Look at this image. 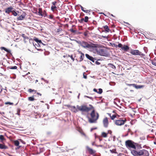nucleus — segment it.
Segmentation results:
<instances>
[{
    "instance_id": "f257e3e1",
    "label": "nucleus",
    "mask_w": 156,
    "mask_h": 156,
    "mask_svg": "<svg viewBox=\"0 0 156 156\" xmlns=\"http://www.w3.org/2000/svg\"><path fill=\"white\" fill-rule=\"evenodd\" d=\"M89 107H88L87 105H85L79 106H76V108L75 106H72L71 107V110L74 113H76L78 111H80L82 113L85 112H88L91 109L93 108V107L92 105H89Z\"/></svg>"
},
{
    "instance_id": "f03ea898",
    "label": "nucleus",
    "mask_w": 156,
    "mask_h": 156,
    "mask_svg": "<svg viewBox=\"0 0 156 156\" xmlns=\"http://www.w3.org/2000/svg\"><path fill=\"white\" fill-rule=\"evenodd\" d=\"M93 110L90 114L91 118H89L88 122L90 123H95L99 117V114L97 112H95L94 108L91 109Z\"/></svg>"
},
{
    "instance_id": "7ed1b4c3",
    "label": "nucleus",
    "mask_w": 156,
    "mask_h": 156,
    "mask_svg": "<svg viewBox=\"0 0 156 156\" xmlns=\"http://www.w3.org/2000/svg\"><path fill=\"white\" fill-rule=\"evenodd\" d=\"M77 43L84 48L94 49L97 47L96 44H89L87 42L84 41H78Z\"/></svg>"
},
{
    "instance_id": "20e7f679",
    "label": "nucleus",
    "mask_w": 156,
    "mask_h": 156,
    "mask_svg": "<svg viewBox=\"0 0 156 156\" xmlns=\"http://www.w3.org/2000/svg\"><path fill=\"white\" fill-rule=\"evenodd\" d=\"M136 143L130 140H127L125 142L126 146L128 149H136Z\"/></svg>"
},
{
    "instance_id": "39448f33",
    "label": "nucleus",
    "mask_w": 156,
    "mask_h": 156,
    "mask_svg": "<svg viewBox=\"0 0 156 156\" xmlns=\"http://www.w3.org/2000/svg\"><path fill=\"white\" fill-rule=\"evenodd\" d=\"M130 52L131 54L134 55H140L142 57L145 56L144 54L141 53V52L138 50L131 49Z\"/></svg>"
},
{
    "instance_id": "423d86ee",
    "label": "nucleus",
    "mask_w": 156,
    "mask_h": 156,
    "mask_svg": "<svg viewBox=\"0 0 156 156\" xmlns=\"http://www.w3.org/2000/svg\"><path fill=\"white\" fill-rule=\"evenodd\" d=\"M126 121V120L124 119H121L118 120H116L115 121V124L118 126H121L124 125Z\"/></svg>"
},
{
    "instance_id": "0eeeda50",
    "label": "nucleus",
    "mask_w": 156,
    "mask_h": 156,
    "mask_svg": "<svg viewBox=\"0 0 156 156\" xmlns=\"http://www.w3.org/2000/svg\"><path fill=\"white\" fill-rule=\"evenodd\" d=\"M118 47L121 48V50L124 51H127L129 49V47L128 46L125 45H123L119 43L118 45Z\"/></svg>"
},
{
    "instance_id": "6e6552de",
    "label": "nucleus",
    "mask_w": 156,
    "mask_h": 156,
    "mask_svg": "<svg viewBox=\"0 0 156 156\" xmlns=\"http://www.w3.org/2000/svg\"><path fill=\"white\" fill-rule=\"evenodd\" d=\"M102 123L103 126L105 128H108L109 124L108 118L107 117H105L102 120Z\"/></svg>"
},
{
    "instance_id": "1a4fd4ad",
    "label": "nucleus",
    "mask_w": 156,
    "mask_h": 156,
    "mask_svg": "<svg viewBox=\"0 0 156 156\" xmlns=\"http://www.w3.org/2000/svg\"><path fill=\"white\" fill-rule=\"evenodd\" d=\"M60 67L62 69H68V65L66 62L63 61L60 63Z\"/></svg>"
},
{
    "instance_id": "9d476101",
    "label": "nucleus",
    "mask_w": 156,
    "mask_h": 156,
    "mask_svg": "<svg viewBox=\"0 0 156 156\" xmlns=\"http://www.w3.org/2000/svg\"><path fill=\"white\" fill-rule=\"evenodd\" d=\"M141 150L136 151L134 150L131 151V152L132 154L134 156H141Z\"/></svg>"
},
{
    "instance_id": "9b49d317",
    "label": "nucleus",
    "mask_w": 156,
    "mask_h": 156,
    "mask_svg": "<svg viewBox=\"0 0 156 156\" xmlns=\"http://www.w3.org/2000/svg\"><path fill=\"white\" fill-rule=\"evenodd\" d=\"M141 156H149V153L147 150L143 149L141 150Z\"/></svg>"
},
{
    "instance_id": "f8f14e48",
    "label": "nucleus",
    "mask_w": 156,
    "mask_h": 156,
    "mask_svg": "<svg viewBox=\"0 0 156 156\" xmlns=\"http://www.w3.org/2000/svg\"><path fill=\"white\" fill-rule=\"evenodd\" d=\"M86 148L88 153L90 154H94L96 152L95 151L93 150L88 146H87Z\"/></svg>"
},
{
    "instance_id": "ddd939ff",
    "label": "nucleus",
    "mask_w": 156,
    "mask_h": 156,
    "mask_svg": "<svg viewBox=\"0 0 156 156\" xmlns=\"http://www.w3.org/2000/svg\"><path fill=\"white\" fill-rule=\"evenodd\" d=\"M13 9V8L11 6L7 8H6L5 10V12L6 13L9 14L10 12H12V9Z\"/></svg>"
},
{
    "instance_id": "4468645a",
    "label": "nucleus",
    "mask_w": 156,
    "mask_h": 156,
    "mask_svg": "<svg viewBox=\"0 0 156 156\" xmlns=\"http://www.w3.org/2000/svg\"><path fill=\"white\" fill-rule=\"evenodd\" d=\"M78 52L80 54V56L79 58V61L80 62L83 61L84 57V54L81 51H78Z\"/></svg>"
},
{
    "instance_id": "2eb2a0df",
    "label": "nucleus",
    "mask_w": 156,
    "mask_h": 156,
    "mask_svg": "<svg viewBox=\"0 0 156 156\" xmlns=\"http://www.w3.org/2000/svg\"><path fill=\"white\" fill-rule=\"evenodd\" d=\"M97 51L98 54L101 55H104V51L103 49L101 48L97 49Z\"/></svg>"
},
{
    "instance_id": "dca6fc26",
    "label": "nucleus",
    "mask_w": 156,
    "mask_h": 156,
    "mask_svg": "<svg viewBox=\"0 0 156 156\" xmlns=\"http://www.w3.org/2000/svg\"><path fill=\"white\" fill-rule=\"evenodd\" d=\"M85 56L87 58L92 61L93 62H94L95 61V59L92 56H90L88 54H86Z\"/></svg>"
},
{
    "instance_id": "f3484780",
    "label": "nucleus",
    "mask_w": 156,
    "mask_h": 156,
    "mask_svg": "<svg viewBox=\"0 0 156 156\" xmlns=\"http://www.w3.org/2000/svg\"><path fill=\"white\" fill-rule=\"evenodd\" d=\"M26 15V14L25 13H23V14L19 16L18 18L17 19L19 20H22L24 19Z\"/></svg>"
},
{
    "instance_id": "a211bd4d",
    "label": "nucleus",
    "mask_w": 156,
    "mask_h": 156,
    "mask_svg": "<svg viewBox=\"0 0 156 156\" xmlns=\"http://www.w3.org/2000/svg\"><path fill=\"white\" fill-rule=\"evenodd\" d=\"M77 130L82 135L84 136L85 137H86V134L83 132L81 128H77Z\"/></svg>"
},
{
    "instance_id": "6ab92c4d",
    "label": "nucleus",
    "mask_w": 156,
    "mask_h": 156,
    "mask_svg": "<svg viewBox=\"0 0 156 156\" xmlns=\"http://www.w3.org/2000/svg\"><path fill=\"white\" fill-rule=\"evenodd\" d=\"M8 148L7 146H6L5 144H0V149H6Z\"/></svg>"
},
{
    "instance_id": "aec40b11",
    "label": "nucleus",
    "mask_w": 156,
    "mask_h": 156,
    "mask_svg": "<svg viewBox=\"0 0 156 156\" xmlns=\"http://www.w3.org/2000/svg\"><path fill=\"white\" fill-rule=\"evenodd\" d=\"M6 87H5V89H4L2 87H1V88L0 89V94H5V93L7 91V90L6 89Z\"/></svg>"
},
{
    "instance_id": "412c9836",
    "label": "nucleus",
    "mask_w": 156,
    "mask_h": 156,
    "mask_svg": "<svg viewBox=\"0 0 156 156\" xmlns=\"http://www.w3.org/2000/svg\"><path fill=\"white\" fill-rule=\"evenodd\" d=\"M130 85H132L133 87H135L136 89L141 88L144 87L143 85H136L135 84H130Z\"/></svg>"
},
{
    "instance_id": "4be33fe9",
    "label": "nucleus",
    "mask_w": 156,
    "mask_h": 156,
    "mask_svg": "<svg viewBox=\"0 0 156 156\" xmlns=\"http://www.w3.org/2000/svg\"><path fill=\"white\" fill-rule=\"evenodd\" d=\"M57 7L56 6H51V10L54 12L57 11Z\"/></svg>"
},
{
    "instance_id": "5701e85b",
    "label": "nucleus",
    "mask_w": 156,
    "mask_h": 156,
    "mask_svg": "<svg viewBox=\"0 0 156 156\" xmlns=\"http://www.w3.org/2000/svg\"><path fill=\"white\" fill-rule=\"evenodd\" d=\"M108 114L110 117L111 119L112 120H114L116 117V115L115 114L113 115H111V114L110 113H108Z\"/></svg>"
},
{
    "instance_id": "b1692460",
    "label": "nucleus",
    "mask_w": 156,
    "mask_h": 156,
    "mask_svg": "<svg viewBox=\"0 0 156 156\" xmlns=\"http://www.w3.org/2000/svg\"><path fill=\"white\" fill-rule=\"evenodd\" d=\"M0 49L1 50H4L8 53H10V50L7 49V48H5L4 47H2L1 48H0Z\"/></svg>"
},
{
    "instance_id": "393cba45",
    "label": "nucleus",
    "mask_w": 156,
    "mask_h": 156,
    "mask_svg": "<svg viewBox=\"0 0 156 156\" xmlns=\"http://www.w3.org/2000/svg\"><path fill=\"white\" fill-rule=\"evenodd\" d=\"M0 140L1 142L3 143L4 141L5 140V139L3 135H0Z\"/></svg>"
},
{
    "instance_id": "a878e982",
    "label": "nucleus",
    "mask_w": 156,
    "mask_h": 156,
    "mask_svg": "<svg viewBox=\"0 0 156 156\" xmlns=\"http://www.w3.org/2000/svg\"><path fill=\"white\" fill-rule=\"evenodd\" d=\"M108 134V133H106L105 132H102L101 133V136L102 137L106 138L107 137V135Z\"/></svg>"
},
{
    "instance_id": "bb28decb",
    "label": "nucleus",
    "mask_w": 156,
    "mask_h": 156,
    "mask_svg": "<svg viewBox=\"0 0 156 156\" xmlns=\"http://www.w3.org/2000/svg\"><path fill=\"white\" fill-rule=\"evenodd\" d=\"M103 27L105 31L107 32H109L110 30V29L107 25H105Z\"/></svg>"
},
{
    "instance_id": "cd10ccee",
    "label": "nucleus",
    "mask_w": 156,
    "mask_h": 156,
    "mask_svg": "<svg viewBox=\"0 0 156 156\" xmlns=\"http://www.w3.org/2000/svg\"><path fill=\"white\" fill-rule=\"evenodd\" d=\"M108 65L109 67L113 69H116L115 66L112 63H109L108 64Z\"/></svg>"
},
{
    "instance_id": "c85d7f7f",
    "label": "nucleus",
    "mask_w": 156,
    "mask_h": 156,
    "mask_svg": "<svg viewBox=\"0 0 156 156\" xmlns=\"http://www.w3.org/2000/svg\"><path fill=\"white\" fill-rule=\"evenodd\" d=\"M42 8H39L38 9V11L37 14L40 16H42Z\"/></svg>"
},
{
    "instance_id": "c756f323",
    "label": "nucleus",
    "mask_w": 156,
    "mask_h": 156,
    "mask_svg": "<svg viewBox=\"0 0 156 156\" xmlns=\"http://www.w3.org/2000/svg\"><path fill=\"white\" fill-rule=\"evenodd\" d=\"M5 71V69L3 67L0 68V75H2L3 73Z\"/></svg>"
},
{
    "instance_id": "7c9ffc66",
    "label": "nucleus",
    "mask_w": 156,
    "mask_h": 156,
    "mask_svg": "<svg viewBox=\"0 0 156 156\" xmlns=\"http://www.w3.org/2000/svg\"><path fill=\"white\" fill-rule=\"evenodd\" d=\"M8 69H16L17 68V66H9L7 67Z\"/></svg>"
},
{
    "instance_id": "2f4dec72",
    "label": "nucleus",
    "mask_w": 156,
    "mask_h": 156,
    "mask_svg": "<svg viewBox=\"0 0 156 156\" xmlns=\"http://www.w3.org/2000/svg\"><path fill=\"white\" fill-rule=\"evenodd\" d=\"M47 16V14L46 11L45 10H44L42 11V16H44V17H46Z\"/></svg>"
},
{
    "instance_id": "473e14b6",
    "label": "nucleus",
    "mask_w": 156,
    "mask_h": 156,
    "mask_svg": "<svg viewBox=\"0 0 156 156\" xmlns=\"http://www.w3.org/2000/svg\"><path fill=\"white\" fill-rule=\"evenodd\" d=\"M21 36L23 38L24 41H26L27 39L28 40V37L26 36L24 34H22Z\"/></svg>"
},
{
    "instance_id": "72a5a7b5",
    "label": "nucleus",
    "mask_w": 156,
    "mask_h": 156,
    "mask_svg": "<svg viewBox=\"0 0 156 156\" xmlns=\"http://www.w3.org/2000/svg\"><path fill=\"white\" fill-rule=\"evenodd\" d=\"M14 145L16 146H18L19 145V142L18 140H16L14 141Z\"/></svg>"
},
{
    "instance_id": "f704fd0d",
    "label": "nucleus",
    "mask_w": 156,
    "mask_h": 156,
    "mask_svg": "<svg viewBox=\"0 0 156 156\" xmlns=\"http://www.w3.org/2000/svg\"><path fill=\"white\" fill-rule=\"evenodd\" d=\"M129 127V126L127 124H125L123 128L124 130H127Z\"/></svg>"
},
{
    "instance_id": "c9c22d12",
    "label": "nucleus",
    "mask_w": 156,
    "mask_h": 156,
    "mask_svg": "<svg viewBox=\"0 0 156 156\" xmlns=\"http://www.w3.org/2000/svg\"><path fill=\"white\" fill-rule=\"evenodd\" d=\"M28 100L30 101H33L35 100L34 96L30 97L28 98Z\"/></svg>"
},
{
    "instance_id": "e433bc0d",
    "label": "nucleus",
    "mask_w": 156,
    "mask_h": 156,
    "mask_svg": "<svg viewBox=\"0 0 156 156\" xmlns=\"http://www.w3.org/2000/svg\"><path fill=\"white\" fill-rule=\"evenodd\" d=\"M28 91L30 93H31L32 92H34L35 93H36L37 91L34 89L32 90L31 89H29L28 90Z\"/></svg>"
},
{
    "instance_id": "4c0bfd02",
    "label": "nucleus",
    "mask_w": 156,
    "mask_h": 156,
    "mask_svg": "<svg viewBox=\"0 0 156 156\" xmlns=\"http://www.w3.org/2000/svg\"><path fill=\"white\" fill-rule=\"evenodd\" d=\"M12 14L14 16H16L17 15V13L15 10H12Z\"/></svg>"
},
{
    "instance_id": "58836bf2",
    "label": "nucleus",
    "mask_w": 156,
    "mask_h": 156,
    "mask_svg": "<svg viewBox=\"0 0 156 156\" xmlns=\"http://www.w3.org/2000/svg\"><path fill=\"white\" fill-rule=\"evenodd\" d=\"M110 151L112 153H117L116 150L115 149H113L112 150H110Z\"/></svg>"
},
{
    "instance_id": "ea45409f",
    "label": "nucleus",
    "mask_w": 156,
    "mask_h": 156,
    "mask_svg": "<svg viewBox=\"0 0 156 156\" xmlns=\"http://www.w3.org/2000/svg\"><path fill=\"white\" fill-rule=\"evenodd\" d=\"M34 41L37 43H42L41 41V40H39L37 38L35 39Z\"/></svg>"
},
{
    "instance_id": "a19ab883",
    "label": "nucleus",
    "mask_w": 156,
    "mask_h": 156,
    "mask_svg": "<svg viewBox=\"0 0 156 156\" xmlns=\"http://www.w3.org/2000/svg\"><path fill=\"white\" fill-rule=\"evenodd\" d=\"M88 17L87 16H86L84 17V21L85 23H87L88 21Z\"/></svg>"
},
{
    "instance_id": "79ce46f5",
    "label": "nucleus",
    "mask_w": 156,
    "mask_h": 156,
    "mask_svg": "<svg viewBox=\"0 0 156 156\" xmlns=\"http://www.w3.org/2000/svg\"><path fill=\"white\" fill-rule=\"evenodd\" d=\"M103 92V90L101 88H99L98 90V93L99 94H101Z\"/></svg>"
},
{
    "instance_id": "37998d69",
    "label": "nucleus",
    "mask_w": 156,
    "mask_h": 156,
    "mask_svg": "<svg viewBox=\"0 0 156 156\" xmlns=\"http://www.w3.org/2000/svg\"><path fill=\"white\" fill-rule=\"evenodd\" d=\"M5 105H8L9 104L10 105H13V103H11L9 102H6L5 103Z\"/></svg>"
},
{
    "instance_id": "c03bdc74",
    "label": "nucleus",
    "mask_w": 156,
    "mask_h": 156,
    "mask_svg": "<svg viewBox=\"0 0 156 156\" xmlns=\"http://www.w3.org/2000/svg\"><path fill=\"white\" fill-rule=\"evenodd\" d=\"M57 2L56 1H54L53 2H52V6H56V4L57 3Z\"/></svg>"
},
{
    "instance_id": "a18cd8bd",
    "label": "nucleus",
    "mask_w": 156,
    "mask_h": 156,
    "mask_svg": "<svg viewBox=\"0 0 156 156\" xmlns=\"http://www.w3.org/2000/svg\"><path fill=\"white\" fill-rule=\"evenodd\" d=\"M128 130V131H127V135H128V133H130L131 132V129L129 128H128V129H127Z\"/></svg>"
},
{
    "instance_id": "49530a36",
    "label": "nucleus",
    "mask_w": 156,
    "mask_h": 156,
    "mask_svg": "<svg viewBox=\"0 0 156 156\" xmlns=\"http://www.w3.org/2000/svg\"><path fill=\"white\" fill-rule=\"evenodd\" d=\"M97 129V127H95L94 128H92L90 129V131L92 132L93 130L96 129Z\"/></svg>"
},
{
    "instance_id": "de8ad7c7",
    "label": "nucleus",
    "mask_w": 156,
    "mask_h": 156,
    "mask_svg": "<svg viewBox=\"0 0 156 156\" xmlns=\"http://www.w3.org/2000/svg\"><path fill=\"white\" fill-rule=\"evenodd\" d=\"M70 31L72 33H74L76 32V30H74L73 29H71L70 30Z\"/></svg>"
},
{
    "instance_id": "09e8293b",
    "label": "nucleus",
    "mask_w": 156,
    "mask_h": 156,
    "mask_svg": "<svg viewBox=\"0 0 156 156\" xmlns=\"http://www.w3.org/2000/svg\"><path fill=\"white\" fill-rule=\"evenodd\" d=\"M90 10H84L83 11V12H86V13H89L90 12Z\"/></svg>"
},
{
    "instance_id": "8fccbe9b",
    "label": "nucleus",
    "mask_w": 156,
    "mask_h": 156,
    "mask_svg": "<svg viewBox=\"0 0 156 156\" xmlns=\"http://www.w3.org/2000/svg\"><path fill=\"white\" fill-rule=\"evenodd\" d=\"M69 57H70V58H71V59L72 60L74 61L75 59L73 57V55H71Z\"/></svg>"
},
{
    "instance_id": "3c124183",
    "label": "nucleus",
    "mask_w": 156,
    "mask_h": 156,
    "mask_svg": "<svg viewBox=\"0 0 156 156\" xmlns=\"http://www.w3.org/2000/svg\"><path fill=\"white\" fill-rule=\"evenodd\" d=\"M152 64L154 65V66H156V62H155L153 61L152 62Z\"/></svg>"
},
{
    "instance_id": "603ef678",
    "label": "nucleus",
    "mask_w": 156,
    "mask_h": 156,
    "mask_svg": "<svg viewBox=\"0 0 156 156\" xmlns=\"http://www.w3.org/2000/svg\"><path fill=\"white\" fill-rule=\"evenodd\" d=\"M49 16V18L51 19H53V17H54L52 15H50Z\"/></svg>"
},
{
    "instance_id": "864d4df0",
    "label": "nucleus",
    "mask_w": 156,
    "mask_h": 156,
    "mask_svg": "<svg viewBox=\"0 0 156 156\" xmlns=\"http://www.w3.org/2000/svg\"><path fill=\"white\" fill-rule=\"evenodd\" d=\"M113 45L116 48H117V47H118V45H117V44H113Z\"/></svg>"
},
{
    "instance_id": "5fc2aeb1",
    "label": "nucleus",
    "mask_w": 156,
    "mask_h": 156,
    "mask_svg": "<svg viewBox=\"0 0 156 156\" xmlns=\"http://www.w3.org/2000/svg\"><path fill=\"white\" fill-rule=\"evenodd\" d=\"M83 21H84V19L83 18H82L80 20V22L81 23H83Z\"/></svg>"
},
{
    "instance_id": "6e6d98bb",
    "label": "nucleus",
    "mask_w": 156,
    "mask_h": 156,
    "mask_svg": "<svg viewBox=\"0 0 156 156\" xmlns=\"http://www.w3.org/2000/svg\"><path fill=\"white\" fill-rule=\"evenodd\" d=\"M80 7L81 9L82 10V11H83L84 10L83 8V6H82L81 5H80Z\"/></svg>"
},
{
    "instance_id": "4d7b16f0",
    "label": "nucleus",
    "mask_w": 156,
    "mask_h": 156,
    "mask_svg": "<svg viewBox=\"0 0 156 156\" xmlns=\"http://www.w3.org/2000/svg\"><path fill=\"white\" fill-rule=\"evenodd\" d=\"M61 30L62 29L61 28H59L57 30V32H59V31H61Z\"/></svg>"
},
{
    "instance_id": "13d9d810",
    "label": "nucleus",
    "mask_w": 156,
    "mask_h": 156,
    "mask_svg": "<svg viewBox=\"0 0 156 156\" xmlns=\"http://www.w3.org/2000/svg\"><path fill=\"white\" fill-rule=\"evenodd\" d=\"M93 91L96 92H97L98 93V91L97 90L95 89V88H94V89H93Z\"/></svg>"
},
{
    "instance_id": "bf43d9fd",
    "label": "nucleus",
    "mask_w": 156,
    "mask_h": 156,
    "mask_svg": "<svg viewBox=\"0 0 156 156\" xmlns=\"http://www.w3.org/2000/svg\"><path fill=\"white\" fill-rule=\"evenodd\" d=\"M66 106L68 108H71V107H72V106H71L70 105H67Z\"/></svg>"
},
{
    "instance_id": "052dcab7",
    "label": "nucleus",
    "mask_w": 156,
    "mask_h": 156,
    "mask_svg": "<svg viewBox=\"0 0 156 156\" xmlns=\"http://www.w3.org/2000/svg\"><path fill=\"white\" fill-rule=\"evenodd\" d=\"M37 94L38 95H39L40 96H41L42 94H41L39 93H38V92H37Z\"/></svg>"
},
{
    "instance_id": "680f3d73",
    "label": "nucleus",
    "mask_w": 156,
    "mask_h": 156,
    "mask_svg": "<svg viewBox=\"0 0 156 156\" xmlns=\"http://www.w3.org/2000/svg\"><path fill=\"white\" fill-rule=\"evenodd\" d=\"M83 77H84V78H85V79H86L87 78V76H85L84 75H83Z\"/></svg>"
},
{
    "instance_id": "e2e57ef3",
    "label": "nucleus",
    "mask_w": 156,
    "mask_h": 156,
    "mask_svg": "<svg viewBox=\"0 0 156 156\" xmlns=\"http://www.w3.org/2000/svg\"><path fill=\"white\" fill-rule=\"evenodd\" d=\"M37 50H38V51H42V50H41V49H37Z\"/></svg>"
},
{
    "instance_id": "0e129e2a",
    "label": "nucleus",
    "mask_w": 156,
    "mask_h": 156,
    "mask_svg": "<svg viewBox=\"0 0 156 156\" xmlns=\"http://www.w3.org/2000/svg\"><path fill=\"white\" fill-rule=\"evenodd\" d=\"M111 16H114L113 15V14H111Z\"/></svg>"
},
{
    "instance_id": "69168bd1",
    "label": "nucleus",
    "mask_w": 156,
    "mask_h": 156,
    "mask_svg": "<svg viewBox=\"0 0 156 156\" xmlns=\"http://www.w3.org/2000/svg\"><path fill=\"white\" fill-rule=\"evenodd\" d=\"M41 102H43V103L44 102L43 101H41Z\"/></svg>"
},
{
    "instance_id": "338daca9",
    "label": "nucleus",
    "mask_w": 156,
    "mask_h": 156,
    "mask_svg": "<svg viewBox=\"0 0 156 156\" xmlns=\"http://www.w3.org/2000/svg\"><path fill=\"white\" fill-rule=\"evenodd\" d=\"M101 14H103V15H104L105 16H106L104 13H101Z\"/></svg>"
},
{
    "instance_id": "774afa93",
    "label": "nucleus",
    "mask_w": 156,
    "mask_h": 156,
    "mask_svg": "<svg viewBox=\"0 0 156 156\" xmlns=\"http://www.w3.org/2000/svg\"><path fill=\"white\" fill-rule=\"evenodd\" d=\"M69 93H72V92H71V91H69Z\"/></svg>"
}]
</instances>
